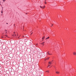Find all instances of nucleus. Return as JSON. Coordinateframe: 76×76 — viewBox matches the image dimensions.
<instances>
[{"label":"nucleus","instance_id":"4be33fe9","mask_svg":"<svg viewBox=\"0 0 76 76\" xmlns=\"http://www.w3.org/2000/svg\"><path fill=\"white\" fill-rule=\"evenodd\" d=\"M48 39L49 38H50V37H48Z\"/></svg>","mask_w":76,"mask_h":76},{"label":"nucleus","instance_id":"f3484780","mask_svg":"<svg viewBox=\"0 0 76 76\" xmlns=\"http://www.w3.org/2000/svg\"><path fill=\"white\" fill-rule=\"evenodd\" d=\"M50 65H48V67H50Z\"/></svg>","mask_w":76,"mask_h":76},{"label":"nucleus","instance_id":"6e6552de","mask_svg":"<svg viewBox=\"0 0 76 76\" xmlns=\"http://www.w3.org/2000/svg\"><path fill=\"white\" fill-rule=\"evenodd\" d=\"M7 31L5 30V31L4 33L5 34H4V35H6V34H7Z\"/></svg>","mask_w":76,"mask_h":76},{"label":"nucleus","instance_id":"9d476101","mask_svg":"<svg viewBox=\"0 0 76 76\" xmlns=\"http://www.w3.org/2000/svg\"><path fill=\"white\" fill-rule=\"evenodd\" d=\"M49 58H50V57H48V58H47L46 59H45V61L46 60H48Z\"/></svg>","mask_w":76,"mask_h":76},{"label":"nucleus","instance_id":"f257e3e1","mask_svg":"<svg viewBox=\"0 0 76 76\" xmlns=\"http://www.w3.org/2000/svg\"><path fill=\"white\" fill-rule=\"evenodd\" d=\"M41 55L42 56V57H45V55L44 54V53H42L41 54Z\"/></svg>","mask_w":76,"mask_h":76},{"label":"nucleus","instance_id":"393cba45","mask_svg":"<svg viewBox=\"0 0 76 76\" xmlns=\"http://www.w3.org/2000/svg\"><path fill=\"white\" fill-rule=\"evenodd\" d=\"M2 7V10H3V7Z\"/></svg>","mask_w":76,"mask_h":76},{"label":"nucleus","instance_id":"a878e982","mask_svg":"<svg viewBox=\"0 0 76 76\" xmlns=\"http://www.w3.org/2000/svg\"><path fill=\"white\" fill-rule=\"evenodd\" d=\"M14 26H15V24H14Z\"/></svg>","mask_w":76,"mask_h":76},{"label":"nucleus","instance_id":"bb28decb","mask_svg":"<svg viewBox=\"0 0 76 76\" xmlns=\"http://www.w3.org/2000/svg\"><path fill=\"white\" fill-rule=\"evenodd\" d=\"M7 24H8V23H7Z\"/></svg>","mask_w":76,"mask_h":76},{"label":"nucleus","instance_id":"dca6fc26","mask_svg":"<svg viewBox=\"0 0 76 76\" xmlns=\"http://www.w3.org/2000/svg\"><path fill=\"white\" fill-rule=\"evenodd\" d=\"M1 13L2 14L3 13V10L1 11Z\"/></svg>","mask_w":76,"mask_h":76},{"label":"nucleus","instance_id":"423d86ee","mask_svg":"<svg viewBox=\"0 0 76 76\" xmlns=\"http://www.w3.org/2000/svg\"><path fill=\"white\" fill-rule=\"evenodd\" d=\"M48 55H51L52 54H50V51H49L48 52Z\"/></svg>","mask_w":76,"mask_h":76},{"label":"nucleus","instance_id":"f03ea898","mask_svg":"<svg viewBox=\"0 0 76 76\" xmlns=\"http://www.w3.org/2000/svg\"><path fill=\"white\" fill-rule=\"evenodd\" d=\"M3 36H2L1 37V38H4V36H5V37H7V35H5L4 34V33H3Z\"/></svg>","mask_w":76,"mask_h":76},{"label":"nucleus","instance_id":"1a4fd4ad","mask_svg":"<svg viewBox=\"0 0 76 76\" xmlns=\"http://www.w3.org/2000/svg\"><path fill=\"white\" fill-rule=\"evenodd\" d=\"M14 34H13V36H14V37H16V34H15V32H14Z\"/></svg>","mask_w":76,"mask_h":76},{"label":"nucleus","instance_id":"412c9836","mask_svg":"<svg viewBox=\"0 0 76 76\" xmlns=\"http://www.w3.org/2000/svg\"><path fill=\"white\" fill-rule=\"evenodd\" d=\"M53 26V24H52V25L51 26V27H52V26Z\"/></svg>","mask_w":76,"mask_h":76},{"label":"nucleus","instance_id":"cd10ccee","mask_svg":"<svg viewBox=\"0 0 76 76\" xmlns=\"http://www.w3.org/2000/svg\"><path fill=\"white\" fill-rule=\"evenodd\" d=\"M1 5V4H0V5Z\"/></svg>","mask_w":76,"mask_h":76},{"label":"nucleus","instance_id":"39448f33","mask_svg":"<svg viewBox=\"0 0 76 76\" xmlns=\"http://www.w3.org/2000/svg\"><path fill=\"white\" fill-rule=\"evenodd\" d=\"M45 6H44L43 7H42L41 6H40V7H41V8H42V9H44V8H45Z\"/></svg>","mask_w":76,"mask_h":76},{"label":"nucleus","instance_id":"6ab92c4d","mask_svg":"<svg viewBox=\"0 0 76 76\" xmlns=\"http://www.w3.org/2000/svg\"><path fill=\"white\" fill-rule=\"evenodd\" d=\"M48 39V37L46 38L45 39Z\"/></svg>","mask_w":76,"mask_h":76},{"label":"nucleus","instance_id":"ddd939ff","mask_svg":"<svg viewBox=\"0 0 76 76\" xmlns=\"http://www.w3.org/2000/svg\"><path fill=\"white\" fill-rule=\"evenodd\" d=\"M45 38V37H42V39L43 40V41L44 40V39Z\"/></svg>","mask_w":76,"mask_h":76},{"label":"nucleus","instance_id":"7ed1b4c3","mask_svg":"<svg viewBox=\"0 0 76 76\" xmlns=\"http://www.w3.org/2000/svg\"><path fill=\"white\" fill-rule=\"evenodd\" d=\"M73 55L74 56H76V52H73Z\"/></svg>","mask_w":76,"mask_h":76},{"label":"nucleus","instance_id":"f8f14e48","mask_svg":"<svg viewBox=\"0 0 76 76\" xmlns=\"http://www.w3.org/2000/svg\"><path fill=\"white\" fill-rule=\"evenodd\" d=\"M37 57H38V58H39V57H40V55H37Z\"/></svg>","mask_w":76,"mask_h":76},{"label":"nucleus","instance_id":"a211bd4d","mask_svg":"<svg viewBox=\"0 0 76 76\" xmlns=\"http://www.w3.org/2000/svg\"><path fill=\"white\" fill-rule=\"evenodd\" d=\"M36 45V46H37V45H38V44H37Z\"/></svg>","mask_w":76,"mask_h":76},{"label":"nucleus","instance_id":"20e7f679","mask_svg":"<svg viewBox=\"0 0 76 76\" xmlns=\"http://www.w3.org/2000/svg\"><path fill=\"white\" fill-rule=\"evenodd\" d=\"M52 61L51 62H49V64H50V65H51V64H52V63H53V62H52V61Z\"/></svg>","mask_w":76,"mask_h":76},{"label":"nucleus","instance_id":"0eeeda50","mask_svg":"<svg viewBox=\"0 0 76 76\" xmlns=\"http://www.w3.org/2000/svg\"><path fill=\"white\" fill-rule=\"evenodd\" d=\"M56 74H59V73H60V72L59 71H56Z\"/></svg>","mask_w":76,"mask_h":76},{"label":"nucleus","instance_id":"aec40b11","mask_svg":"<svg viewBox=\"0 0 76 76\" xmlns=\"http://www.w3.org/2000/svg\"><path fill=\"white\" fill-rule=\"evenodd\" d=\"M45 4H47V2H45Z\"/></svg>","mask_w":76,"mask_h":76},{"label":"nucleus","instance_id":"4468645a","mask_svg":"<svg viewBox=\"0 0 76 76\" xmlns=\"http://www.w3.org/2000/svg\"><path fill=\"white\" fill-rule=\"evenodd\" d=\"M46 72H47V73H49V71H46Z\"/></svg>","mask_w":76,"mask_h":76},{"label":"nucleus","instance_id":"9b49d317","mask_svg":"<svg viewBox=\"0 0 76 76\" xmlns=\"http://www.w3.org/2000/svg\"><path fill=\"white\" fill-rule=\"evenodd\" d=\"M44 43H45V42H43L42 43H41V44L42 45H44Z\"/></svg>","mask_w":76,"mask_h":76},{"label":"nucleus","instance_id":"b1692460","mask_svg":"<svg viewBox=\"0 0 76 76\" xmlns=\"http://www.w3.org/2000/svg\"><path fill=\"white\" fill-rule=\"evenodd\" d=\"M54 67L55 68V69H56V67H55V66H54Z\"/></svg>","mask_w":76,"mask_h":76},{"label":"nucleus","instance_id":"2eb2a0df","mask_svg":"<svg viewBox=\"0 0 76 76\" xmlns=\"http://www.w3.org/2000/svg\"><path fill=\"white\" fill-rule=\"evenodd\" d=\"M3 1L4 2H5L6 0H3Z\"/></svg>","mask_w":76,"mask_h":76},{"label":"nucleus","instance_id":"5701e85b","mask_svg":"<svg viewBox=\"0 0 76 76\" xmlns=\"http://www.w3.org/2000/svg\"><path fill=\"white\" fill-rule=\"evenodd\" d=\"M32 33L31 34V35H32Z\"/></svg>","mask_w":76,"mask_h":76}]
</instances>
